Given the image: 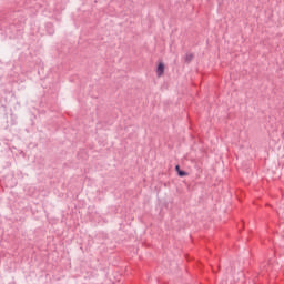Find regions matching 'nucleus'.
<instances>
[{
    "instance_id": "f03ea898",
    "label": "nucleus",
    "mask_w": 284,
    "mask_h": 284,
    "mask_svg": "<svg viewBox=\"0 0 284 284\" xmlns=\"http://www.w3.org/2000/svg\"><path fill=\"white\" fill-rule=\"evenodd\" d=\"M175 172H178V176H181V178L187 176L189 174L186 171L181 170V166L179 164L175 165Z\"/></svg>"
},
{
    "instance_id": "7ed1b4c3",
    "label": "nucleus",
    "mask_w": 284,
    "mask_h": 284,
    "mask_svg": "<svg viewBox=\"0 0 284 284\" xmlns=\"http://www.w3.org/2000/svg\"><path fill=\"white\" fill-rule=\"evenodd\" d=\"M193 59H194V54H192V53H187L185 55L186 63H191L193 61Z\"/></svg>"
},
{
    "instance_id": "f257e3e1",
    "label": "nucleus",
    "mask_w": 284,
    "mask_h": 284,
    "mask_svg": "<svg viewBox=\"0 0 284 284\" xmlns=\"http://www.w3.org/2000/svg\"><path fill=\"white\" fill-rule=\"evenodd\" d=\"M156 74L158 77H163V74H165V64L163 62L158 64Z\"/></svg>"
}]
</instances>
